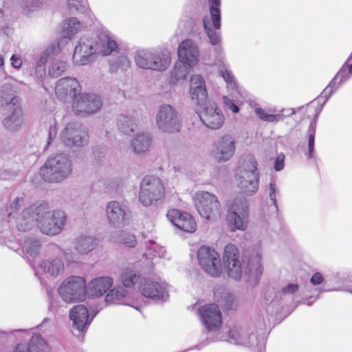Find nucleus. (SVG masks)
<instances>
[{
  "label": "nucleus",
  "instance_id": "nucleus-31",
  "mask_svg": "<svg viewBox=\"0 0 352 352\" xmlns=\"http://www.w3.org/2000/svg\"><path fill=\"white\" fill-rule=\"evenodd\" d=\"M153 53L146 50L137 52L135 60L137 65L142 69H151Z\"/></svg>",
  "mask_w": 352,
  "mask_h": 352
},
{
  "label": "nucleus",
  "instance_id": "nucleus-44",
  "mask_svg": "<svg viewBox=\"0 0 352 352\" xmlns=\"http://www.w3.org/2000/svg\"><path fill=\"white\" fill-rule=\"evenodd\" d=\"M120 242L129 248H134L136 244V239L133 234L122 232L120 234Z\"/></svg>",
  "mask_w": 352,
  "mask_h": 352
},
{
  "label": "nucleus",
  "instance_id": "nucleus-58",
  "mask_svg": "<svg viewBox=\"0 0 352 352\" xmlns=\"http://www.w3.org/2000/svg\"><path fill=\"white\" fill-rule=\"evenodd\" d=\"M3 64V58L0 56V65Z\"/></svg>",
  "mask_w": 352,
  "mask_h": 352
},
{
  "label": "nucleus",
  "instance_id": "nucleus-40",
  "mask_svg": "<svg viewBox=\"0 0 352 352\" xmlns=\"http://www.w3.org/2000/svg\"><path fill=\"white\" fill-rule=\"evenodd\" d=\"M322 106L318 100H315L311 102L305 107V112L308 116H313L316 119L322 110Z\"/></svg>",
  "mask_w": 352,
  "mask_h": 352
},
{
  "label": "nucleus",
  "instance_id": "nucleus-55",
  "mask_svg": "<svg viewBox=\"0 0 352 352\" xmlns=\"http://www.w3.org/2000/svg\"><path fill=\"white\" fill-rule=\"evenodd\" d=\"M222 77L224 78V80L227 82H230V83L233 82L234 78L232 72H230L228 70H225V71L222 72Z\"/></svg>",
  "mask_w": 352,
  "mask_h": 352
},
{
  "label": "nucleus",
  "instance_id": "nucleus-53",
  "mask_svg": "<svg viewBox=\"0 0 352 352\" xmlns=\"http://www.w3.org/2000/svg\"><path fill=\"white\" fill-rule=\"evenodd\" d=\"M284 167V156L279 155L275 161L274 169L276 171L282 170Z\"/></svg>",
  "mask_w": 352,
  "mask_h": 352
},
{
  "label": "nucleus",
  "instance_id": "nucleus-5",
  "mask_svg": "<svg viewBox=\"0 0 352 352\" xmlns=\"http://www.w3.org/2000/svg\"><path fill=\"white\" fill-rule=\"evenodd\" d=\"M15 93L14 88L10 84L3 85L0 89V105L2 107L10 105L13 111L12 115L6 120V125L13 130L23 122V112L19 105L20 100L14 95Z\"/></svg>",
  "mask_w": 352,
  "mask_h": 352
},
{
  "label": "nucleus",
  "instance_id": "nucleus-1",
  "mask_svg": "<svg viewBox=\"0 0 352 352\" xmlns=\"http://www.w3.org/2000/svg\"><path fill=\"white\" fill-rule=\"evenodd\" d=\"M66 216L63 211H50L47 203L43 201L31 205L23 210L16 219L19 231L26 232L32 229L34 223L47 235L58 234L65 225Z\"/></svg>",
  "mask_w": 352,
  "mask_h": 352
},
{
  "label": "nucleus",
  "instance_id": "nucleus-39",
  "mask_svg": "<svg viewBox=\"0 0 352 352\" xmlns=\"http://www.w3.org/2000/svg\"><path fill=\"white\" fill-rule=\"evenodd\" d=\"M308 157L311 159L314 157L315 134H316V122H311L308 129Z\"/></svg>",
  "mask_w": 352,
  "mask_h": 352
},
{
  "label": "nucleus",
  "instance_id": "nucleus-52",
  "mask_svg": "<svg viewBox=\"0 0 352 352\" xmlns=\"http://www.w3.org/2000/svg\"><path fill=\"white\" fill-rule=\"evenodd\" d=\"M35 74L38 78L44 77L45 76V66L36 64Z\"/></svg>",
  "mask_w": 352,
  "mask_h": 352
},
{
  "label": "nucleus",
  "instance_id": "nucleus-59",
  "mask_svg": "<svg viewBox=\"0 0 352 352\" xmlns=\"http://www.w3.org/2000/svg\"><path fill=\"white\" fill-rule=\"evenodd\" d=\"M52 128H51V129H50V137H51V135H52Z\"/></svg>",
  "mask_w": 352,
  "mask_h": 352
},
{
  "label": "nucleus",
  "instance_id": "nucleus-33",
  "mask_svg": "<svg viewBox=\"0 0 352 352\" xmlns=\"http://www.w3.org/2000/svg\"><path fill=\"white\" fill-rule=\"evenodd\" d=\"M126 295L127 292L124 288H113L107 294L105 300L108 303L120 304Z\"/></svg>",
  "mask_w": 352,
  "mask_h": 352
},
{
  "label": "nucleus",
  "instance_id": "nucleus-45",
  "mask_svg": "<svg viewBox=\"0 0 352 352\" xmlns=\"http://www.w3.org/2000/svg\"><path fill=\"white\" fill-rule=\"evenodd\" d=\"M223 103L225 107L232 111L234 113H236L239 111V108L234 104V102L227 96H224L223 98Z\"/></svg>",
  "mask_w": 352,
  "mask_h": 352
},
{
  "label": "nucleus",
  "instance_id": "nucleus-10",
  "mask_svg": "<svg viewBox=\"0 0 352 352\" xmlns=\"http://www.w3.org/2000/svg\"><path fill=\"white\" fill-rule=\"evenodd\" d=\"M195 206L199 214L207 220L214 221L220 217L221 206L216 195L201 192L197 194Z\"/></svg>",
  "mask_w": 352,
  "mask_h": 352
},
{
  "label": "nucleus",
  "instance_id": "nucleus-17",
  "mask_svg": "<svg viewBox=\"0 0 352 352\" xmlns=\"http://www.w3.org/2000/svg\"><path fill=\"white\" fill-rule=\"evenodd\" d=\"M166 217L175 226L186 232L192 233L197 229L195 219L187 212L172 208L168 210Z\"/></svg>",
  "mask_w": 352,
  "mask_h": 352
},
{
  "label": "nucleus",
  "instance_id": "nucleus-41",
  "mask_svg": "<svg viewBox=\"0 0 352 352\" xmlns=\"http://www.w3.org/2000/svg\"><path fill=\"white\" fill-rule=\"evenodd\" d=\"M261 255L256 254L252 255L248 263V265L250 270H255L256 273L261 274L263 272V267L261 265Z\"/></svg>",
  "mask_w": 352,
  "mask_h": 352
},
{
  "label": "nucleus",
  "instance_id": "nucleus-14",
  "mask_svg": "<svg viewBox=\"0 0 352 352\" xmlns=\"http://www.w3.org/2000/svg\"><path fill=\"white\" fill-rule=\"evenodd\" d=\"M198 314L206 328L210 331L219 330L222 324L221 313L216 304H208L198 309Z\"/></svg>",
  "mask_w": 352,
  "mask_h": 352
},
{
  "label": "nucleus",
  "instance_id": "nucleus-37",
  "mask_svg": "<svg viewBox=\"0 0 352 352\" xmlns=\"http://www.w3.org/2000/svg\"><path fill=\"white\" fill-rule=\"evenodd\" d=\"M102 48L101 53L104 56L110 55L113 51L118 48L116 42L109 38L108 36H104L102 38Z\"/></svg>",
  "mask_w": 352,
  "mask_h": 352
},
{
  "label": "nucleus",
  "instance_id": "nucleus-8",
  "mask_svg": "<svg viewBox=\"0 0 352 352\" xmlns=\"http://www.w3.org/2000/svg\"><path fill=\"white\" fill-rule=\"evenodd\" d=\"M85 289L83 278L70 276L63 281L58 288V293L65 302L72 303L85 300Z\"/></svg>",
  "mask_w": 352,
  "mask_h": 352
},
{
  "label": "nucleus",
  "instance_id": "nucleus-23",
  "mask_svg": "<svg viewBox=\"0 0 352 352\" xmlns=\"http://www.w3.org/2000/svg\"><path fill=\"white\" fill-rule=\"evenodd\" d=\"M51 350L48 343L41 335H34L28 344H19L14 352H49Z\"/></svg>",
  "mask_w": 352,
  "mask_h": 352
},
{
  "label": "nucleus",
  "instance_id": "nucleus-35",
  "mask_svg": "<svg viewBox=\"0 0 352 352\" xmlns=\"http://www.w3.org/2000/svg\"><path fill=\"white\" fill-rule=\"evenodd\" d=\"M190 67L187 65H182V63L179 65H176L174 69L171 72L172 80L175 82L186 79Z\"/></svg>",
  "mask_w": 352,
  "mask_h": 352
},
{
  "label": "nucleus",
  "instance_id": "nucleus-50",
  "mask_svg": "<svg viewBox=\"0 0 352 352\" xmlns=\"http://www.w3.org/2000/svg\"><path fill=\"white\" fill-rule=\"evenodd\" d=\"M11 65L16 69H19L23 64L22 59L18 55L13 54L10 58Z\"/></svg>",
  "mask_w": 352,
  "mask_h": 352
},
{
  "label": "nucleus",
  "instance_id": "nucleus-3",
  "mask_svg": "<svg viewBox=\"0 0 352 352\" xmlns=\"http://www.w3.org/2000/svg\"><path fill=\"white\" fill-rule=\"evenodd\" d=\"M165 197V186L159 177L147 175L143 178L140 184L138 198L144 206H157L162 203Z\"/></svg>",
  "mask_w": 352,
  "mask_h": 352
},
{
  "label": "nucleus",
  "instance_id": "nucleus-43",
  "mask_svg": "<svg viewBox=\"0 0 352 352\" xmlns=\"http://www.w3.org/2000/svg\"><path fill=\"white\" fill-rule=\"evenodd\" d=\"M66 69V65L63 62H56L52 65L50 69V74L53 76H59Z\"/></svg>",
  "mask_w": 352,
  "mask_h": 352
},
{
  "label": "nucleus",
  "instance_id": "nucleus-42",
  "mask_svg": "<svg viewBox=\"0 0 352 352\" xmlns=\"http://www.w3.org/2000/svg\"><path fill=\"white\" fill-rule=\"evenodd\" d=\"M203 24L207 35L210 39V43L212 45H218L220 42V38L217 33L208 26V23L206 22L205 19L203 20Z\"/></svg>",
  "mask_w": 352,
  "mask_h": 352
},
{
  "label": "nucleus",
  "instance_id": "nucleus-20",
  "mask_svg": "<svg viewBox=\"0 0 352 352\" xmlns=\"http://www.w3.org/2000/svg\"><path fill=\"white\" fill-rule=\"evenodd\" d=\"M107 216L113 227H123L126 219V207L121 206L117 201H110L107 207Z\"/></svg>",
  "mask_w": 352,
  "mask_h": 352
},
{
  "label": "nucleus",
  "instance_id": "nucleus-28",
  "mask_svg": "<svg viewBox=\"0 0 352 352\" xmlns=\"http://www.w3.org/2000/svg\"><path fill=\"white\" fill-rule=\"evenodd\" d=\"M151 138L147 134L140 133L136 135L131 142L135 153H141L147 151L151 145Z\"/></svg>",
  "mask_w": 352,
  "mask_h": 352
},
{
  "label": "nucleus",
  "instance_id": "nucleus-4",
  "mask_svg": "<svg viewBox=\"0 0 352 352\" xmlns=\"http://www.w3.org/2000/svg\"><path fill=\"white\" fill-rule=\"evenodd\" d=\"M71 172V162L62 154L47 160L39 170L41 177L47 182H60L67 177Z\"/></svg>",
  "mask_w": 352,
  "mask_h": 352
},
{
  "label": "nucleus",
  "instance_id": "nucleus-2",
  "mask_svg": "<svg viewBox=\"0 0 352 352\" xmlns=\"http://www.w3.org/2000/svg\"><path fill=\"white\" fill-rule=\"evenodd\" d=\"M190 94L191 99L202 107L199 109V116L203 124L211 129H220L225 121L224 116L215 102L208 100L205 80L201 76L191 77Z\"/></svg>",
  "mask_w": 352,
  "mask_h": 352
},
{
  "label": "nucleus",
  "instance_id": "nucleus-22",
  "mask_svg": "<svg viewBox=\"0 0 352 352\" xmlns=\"http://www.w3.org/2000/svg\"><path fill=\"white\" fill-rule=\"evenodd\" d=\"M94 54V41L90 38H81L75 47L73 58L76 63L85 65Z\"/></svg>",
  "mask_w": 352,
  "mask_h": 352
},
{
  "label": "nucleus",
  "instance_id": "nucleus-51",
  "mask_svg": "<svg viewBox=\"0 0 352 352\" xmlns=\"http://www.w3.org/2000/svg\"><path fill=\"white\" fill-rule=\"evenodd\" d=\"M324 280L323 276L320 272H316L313 274L310 279V282L314 285H317L321 284Z\"/></svg>",
  "mask_w": 352,
  "mask_h": 352
},
{
  "label": "nucleus",
  "instance_id": "nucleus-12",
  "mask_svg": "<svg viewBox=\"0 0 352 352\" xmlns=\"http://www.w3.org/2000/svg\"><path fill=\"white\" fill-rule=\"evenodd\" d=\"M81 86L74 78H60L55 87V94L58 100L64 102H74L80 94Z\"/></svg>",
  "mask_w": 352,
  "mask_h": 352
},
{
  "label": "nucleus",
  "instance_id": "nucleus-24",
  "mask_svg": "<svg viewBox=\"0 0 352 352\" xmlns=\"http://www.w3.org/2000/svg\"><path fill=\"white\" fill-rule=\"evenodd\" d=\"M113 283V278L109 276L98 277L88 284L87 289L91 296L100 297L112 287Z\"/></svg>",
  "mask_w": 352,
  "mask_h": 352
},
{
  "label": "nucleus",
  "instance_id": "nucleus-56",
  "mask_svg": "<svg viewBox=\"0 0 352 352\" xmlns=\"http://www.w3.org/2000/svg\"><path fill=\"white\" fill-rule=\"evenodd\" d=\"M47 59H48V54L45 52L41 55L39 60H38L36 64L45 66Z\"/></svg>",
  "mask_w": 352,
  "mask_h": 352
},
{
  "label": "nucleus",
  "instance_id": "nucleus-13",
  "mask_svg": "<svg viewBox=\"0 0 352 352\" xmlns=\"http://www.w3.org/2000/svg\"><path fill=\"white\" fill-rule=\"evenodd\" d=\"M223 261L228 275L234 280H239L242 275V268L239 261V253L232 243L226 245L223 252Z\"/></svg>",
  "mask_w": 352,
  "mask_h": 352
},
{
  "label": "nucleus",
  "instance_id": "nucleus-32",
  "mask_svg": "<svg viewBox=\"0 0 352 352\" xmlns=\"http://www.w3.org/2000/svg\"><path fill=\"white\" fill-rule=\"evenodd\" d=\"M210 3V12L213 27L216 30L221 28V12H220V0H209Z\"/></svg>",
  "mask_w": 352,
  "mask_h": 352
},
{
  "label": "nucleus",
  "instance_id": "nucleus-11",
  "mask_svg": "<svg viewBox=\"0 0 352 352\" xmlns=\"http://www.w3.org/2000/svg\"><path fill=\"white\" fill-rule=\"evenodd\" d=\"M197 259L199 264L207 274L213 277L220 276L222 272L221 258L214 249L201 245L197 251Z\"/></svg>",
  "mask_w": 352,
  "mask_h": 352
},
{
  "label": "nucleus",
  "instance_id": "nucleus-47",
  "mask_svg": "<svg viewBox=\"0 0 352 352\" xmlns=\"http://www.w3.org/2000/svg\"><path fill=\"white\" fill-rule=\"evenodd\" d=\"M276 185L274 182H271L270 184L269 196H270V198L272 200L274 206L276 207V208H278L277 201H276Z\"/></svg>",
  "mask_w": 352,
  "mask_h": 352
},
{
  "label": "nucleus",
  "instance_id": "nucleus-25",
  "mask_svg": "<svg viewBox=\"0 0 352 352\" xmlns=\"http://www.w3.org/2000/svg\"><path fill=\"white\" fill-rule=\"evenodd\" d=\"M69 318L79 331H83L88 320L87 307L82 305L74 306L69 311Z\"/></svg>",
  "mask_w": 352,
  "mask_h": 352
},
{
  "label": "nucleus",
  "instance_id": "nucleus-27",
  "mask_svg": "<svg viewBox=\"0 0 352 352\" xmlns=\"http://www.w3.org/2000/svg\"><path fill=\"white\" fill-rule=\"evenodd\" d=\"M120 280L126 288L133 287L140 279V275L133 270L126 267L122 270Z\"/></svg>",
  "mask_w": 352,
  "mask_h": 352
},
{
  "label": "nucleus",
  "instance_id": "nucleus-16",
  "mask_svg": "<svg viewBox=\"0 0 352 352\" xmlns=\"http://www.w3.org/2000/svg\"><path fill=\"white\" fill-rule=\"evenodd\" d=\"M87 138V133L76 123L68 124L60 135L62 142L68 147L79 146Z\"/></svg>",
  "mask_w": 352,
  "mask_h": 352
},
{
  "label": "nucleus",
  "instance_id": "nucleus-21",
  "mask_svg": "<svg viewBox=\"0 0 352 352\" xmlns=\"http://www.w3.org/2000/svg\"><path fill=\"white\" fill-rule=\"evenodd\" d=\"M235 142L233 138L229 135L221 138L216 146L214 157L218 162H226L234 155Z\"/></svg>",
  "mask_w": 352,
  "mask_h": 352
},
{
  "label": "nucleus",
  "instance_id": "nucleus-54",
  "mask_svg": "<svg viewBox=\"0 0 352 352\" xmlns=\"http://www.w3.org/2000/svg\"><path fill=\"white\" fill-rule=\"evenodd\" d=\"M85 0H68V5L71 8L78 10L79 7L82 6V3Z\"/></svg>",
  "mask_w": 352,
  "mask_h": 352
},
{
  "label": "nucleus",
  "instance_id": "nucleus-18",
  "mask_svg": "<svg viewBox=\"0 0 352 352\" xmlns=\"http://www.w3.org/2000/svg\"><path fill=\"white\" fill-rule=\"evenodd\" d=\"M178 58L182 64L192 67L199 60V48L191 39L183 41L178 47Z\"/></svg>",
  "mask_w": 352,
  "mask_h": 352
},
{
  "label": "nucleus",
  "instance_id": "nucleus-15",
  "mask_svg": "<svg viewBox=\"0 0 352 352\" xmlns=\"http://www.w3.org/2000/svg\"><path fill=\"white\" fill-rule=\"evenodd\" d=\"M101 107L100 98L94 94H80L72 104V108L77 115L96 113Z\"/></svg>",
  "mask_w": 352,
  "mask_h": 352
},
{
  "label": "nucleus",
  "instance_id": "nucleus-48",
  "mask_svg": "<svg viewBox=\"0 0 352 352\" xmlns=\"http://www.w3.org/2000/svg\"><path fill=\"white\" fill-rule=\"evenodd\" d=\"M298 290V285L297 284L289 283L282 289V292L284 294H292Z\"/></svg>",
  "mask_w": 352,
  "mask_h": 352
},
{
  "label": "nucleus",
  "instance_id": "nucleus-36",
  "mask_svg": "<svg viewBox=\"0 0 352 352\" xmlns=\"http://www.w3.org/2000/svg\"><path fill=\"white\" fill-rule=\"evenodd\" d=\"M255 112L261 120L268 122H278L282 120L284 118L283 115L282 114L267 113L262 108H256Z\"/></svg>",
  "mask_w": 352,
  "mask_h": 352
},
{
  "label": "nucleus",
  "instance_id": "nucleus-49",
  "mask_svg": "<svg viewBox=\"0 0 352 352\" xmlns=\"http://www.w3.org/2000/svg\"><path fill=\"white\" fill-rule=\"evenodd\" d=\"M228 337L230 340L236 342L240 338L239 329L236 327L230 329L228 331Z\"/></svg>",
  "mask_w": 352,
  "mask_h": 352
},
{
  "label": "nucleus",
  "instance_id": "nucleus-34",
  "mask_svg": "<svg viewBox=\"0 0 352 352\" xmlns=\"http://www.w3.org/2000/svg\"><path fill=\"white\" fill-rule=\"evenodd\" d=\"M118 126L124 133L131 135L135 131L137 124L133 118L122 116L119 119Z\"/></svg>",
  "mask_w": 352,
  "mask_h": 352
},
{
  "label": "nucleus",
  "instance_id": "nucleus-19",
  "mask_svg": "<svg viewBox=\"0 0 352 352\" xmlns=\"http://www.w3.org/2000/svg\"><path fill=\"white\" fill-rule=\"evenodd\" d=\"M139 289L144 296L157 300L163 298L166 292L165 286L162 283L149 278L140 281Z\"/></svg>",
  "mask_w": 352,
  "mask_h": 352
},
{
  "label": "nucleus",
  "instance_id": "nucleus-29",
  "mask_svg": "<svg viewBox=\"0 0 352 352\" xmlns=\"http://www.w3.org/2000/svg\"><path fill=\"white\" fill-rule=\"evenodd\" d=\"M41 267L44 272L52 276H58L64 270V265L60 258H54L52 261H44L41 263Z\"/></svg>",
  "mask_w": 352,
  "mask_h": 352
},
{
  "label": "nucleus",
  "instance_id": "nucleus-57",
  "mask_svg": "<svg viewBox=\"0 0 352 352\" xmlns=\"http://www.w3.org/2000/svg\"><path fill=\"white\" fill-rule=\"evenodd\" d=\"M19 198H16L10 205V208L13 210V212L17 211L19 209L18 204L19 201Z\"/></svg>",
  "mask_w": 352,
  "mask_h": 352
},
{
  "label": "nucleus",
  "instance_id": "nucleus-46",
  "mask_svg": "<svg viewBox=\"0 0 352 352\" xmlns=\"http://www.w3.org/2000/svg\"><path fill=\"white\" fill-rule=\"evenodd\" d=\"M224 307L227 311L234 309L236 307L234 298L232 295H228L226 297Z\"/></svg>",
  "mask_w": 352,
  "mask_h": 352
},
{
  "label": "nucleus",
  "instance_id": "nucleus-9",
  "mask_svg": "<svg viewBox=\"0 0 352 352\" xmlns=\"http://www.w3.org/2000/svg\"><path fill=\"white\" fill-rule=\"evenodd\" d=\"M156 124L163 133H175L180 131L182 121L175 108L169 104H164L158 110Z\"/></svg>",
  "mask_w": 352,
  "mask_h": 352
},
{
  "label": "nucleus",
  "instance_id": "nucleus-30",
  "mask_svg": "<svg viewBox=\"0 0 352 352\" xmlns=\"http://www.w3.org/2000/svg\"><path fill=\"white\" fill-rule=\"evenodd\" d=\"M170 63V56L168 53L155 54L153 53L151 69L162 71L166 69Z\"/></svg>",
  "mask_w": 352,
  "mask_h": 352
},
{
  "label": "nucleus",
  "instance_id": "nucleus-7",
  "mask_svg": "<svg viewBox=\"0 0 352 352\" xmlns=\"http://www.w3.org/2000/svg\"><path fill=\"white\" fill-rule=\"evenodd\" d=\"M249 206L244 198H235L228 211L227 221L233 231H244L248 226Z\"/></svg>",
  "mask_w": 352,
  "mask_h": 352
},
{
  "label": "nucleus",
  "instance_id": "nucleus-6",
  "mask_svg": "<svg viewBox=\"0 0 352 352\" xmlns=\"http://www.w3.org/2000/svg\"><path fill=\"white\" fill-rule=\"evenodd\" d=\"M236 181L237 186L243 194L251 195L257 192L259 185V173L254 159L251 158L244 163L243 169L240 171Z\"/></svg>",
  "mask_w": 352,
  "mask_h": 352
},
{
  "label": "nucleus",
  "instance_id": "nucleus-26",
  "mask_svg": "<svg viewBox=\"0 0 352 352\" xmlns=\"http://www.w3.org/2000/svg\"><path fill=\"white\" fill-rule=\"evenodd\" d=\"M98 245V241L88 235H80L74 241L75 250L80 254L92 251Z\"/></svg>",
  "mask_w": 352,
  "mask_h": 352
},
{
  "label": "nucleus",
  "instance_id": "nucleus-38",
  "mask_svg": "<svg viewBox=\"0 0 352 352\" xmlns=\"http://www.w3.org/2000/svg\"><path fill=\"white\" fill-rule=\"evenodd\" d=\"M80 25V23L76 18H71L68 19L63 25V29L67 36L69 38L72 36L77 32Z\"/></svg>",
  "mask_w": 352,
  "mask_h": 352
}]
</instances>
